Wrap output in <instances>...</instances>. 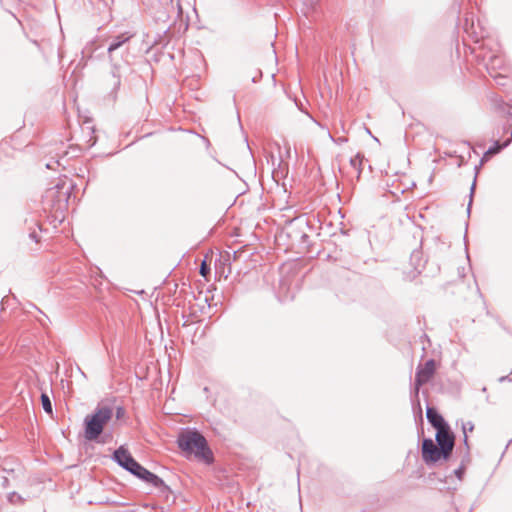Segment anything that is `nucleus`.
I'll return each instance as SVG.
<instances>
[{
  "instance_id": "f257e3e1",
  "label": "nucleus",
  "mask_w": 512,
  "mask_h": 512,
  "mask_svg": "<svg viewBox=\"0 0 512 512\" xmlns=\"http://www.w3.org/2000/svg\"><path fill=\"white\" fill-rule=\"evenodd\" d=\"M177 443L181 450L187 453H194L196 458L203 460L207 464L212 463L214 460L213 453L208 446L207 440L197 430H188L181 433L178 437Z\"/></svg>"
},
{
  "instance_id": "f03ea898",
  "label": "nucleus",
  "mask_w": 512,
  "mask_h": 512,
  "mask_svg": "<svg viewBox=\"0 0 512 512\" xmlns=\"http://www.w3.org/2000/svg\"><path fill=\"white\" fill-rule=\"evenodd\" d=\"M113 417L110 406H98L92 414L84 418V437L88 441H97L104 431V427Z\"/></svg>"
},
{
  "instance_id": "7ed1b4c3",
  "label": "nucleus",
  "mask_w": 512,
  "mask_h": 512,
  "mask_svg": "<svg viewBox=\"0 0 512 512\" xmlns=\"http://www.w3.org/2000/svg\"><path fill=\"white\" fill-rule=\"evenodd\" d=\"M134 33L130 31H125L118 35L112 36L109 38V45L107 47L108 58L111 63V75L113 78L112 86L113 92H116L121 85V64L118 62L116 58V51L121 48H124L126 44L130 42V40L134 37Z\"/></svg>"
},
{
  "instance_id": "20e7f679",
  "label": "nucleus",
  "mask_w": 512,
  "mask_h": 512,
  "mask_svg": "<svg viewBox=\"0 0 512 512\" xmlns=\"http://www.w3.org/2000/svg\"><path fill=\"white\" fill-rule=\"evenodd\" d=\"M480 64H483L487 72L494 79H504V75L497 73V70L504 69L505 62L503 56L499 53L498 49L490 46L484 42L478 49L474 48L472 51Z\"/></svg>"
},
{
  "instance_id": "39448f33",
  "label": "nucleus",
  "mask_w": 512,
  "mask_h": 512,
  "mask_svg": "<svg viewBox=\"0 0 512 512\" xmlns=\"http://www.w3.org/2000/svg\"><path fill=\"white\" fill-rule=\"evenodd\" d=\"M310 229L311 228L306 219L297 217L287 224L285 227V233L293 245L308 248L310 245L308 230Z\"/></svg>"
},
{
  "instance_id": "423d86ee",
  "label": "nucleus",
  "mask_w": 512,
  "mask_h": 512,
  "mask_svg": "<svg viewBox=\"0 0 512 512\" xmlns=\"http://www.w3.org/2000/svg\"><path fill=\"white\" fill-rule=\"evenodd\" d=\"M130 473L145 483L157 488L159 492L166 498H168V496L172 493L171 488L163 481L162 478L147 470L139 462L133 466V469Z\"/></svg>"
},
{
  "instance_id": "0eeeda50",
  "label": "nucleus",
  "mask_w": 512,
  "mask_h": 512,
  "mask_svg": "<svg viewBox=\"0 0 512 512\" xmlns=\"http://www.w3.org/2000/svg\"><path fill=\"white\" fill-rule=\"evenodd\" d=\"M435 440L436 444L443 450L445 460L450 459L455 446V435L449 425L436 430Z\"/></svg>"
},
{
  "instance_id": "6e6552de",
  "label": "nucleus",
  "mask_w": 512,
  "mask_h": 512,
  "mask_svg": "<svg viewBox=\"0 0 512 512\" xmlns=\"http://www.w3.org/2000/svg\"><path fill=\"white\" fill-rule=\"evenodd\" d=\"M436 371V361L434 359L427 360L424 365H419L415 373L414 394L418 397L420 387L426 384L433 377Z\"/></svg>"
},
{
  "instance_id": "1a4fd4ad",
  "label": "nucleus",
  "mask_w": 512,
  "mask_h": 512,
  "mask_svg": "<svg viewBox=\"0 0 512 512\" xmlns=\"http://www.w3.org/2000/svg\"><path fill=\"white\" fill-rule=\"evenodd\" d=\"M422 459L427 464H434L439 460H445L443 450L431 439L423 438L421 447Z\"/></svg>"
},
{
  "instance_id": "9d476101",
  "label": "nucleus",
  "mask_w": 512,
  "mask_h": 512,
  "mask_svg": "<svg viewBox=\"0 0 512 512\" xmlns=\"http://www.w3.org/2000/svg\"><path fill=\"white\" fill-rule=\"evenodd\" d=\"M63 190H64V185L56 184L54 187L47 189L45 192L46 200L54 199L56 196L58 197L57 209H61L62 207H64L67 204L68 199H69L70 190L69 189H66L65 191H63Z\"/></svg>"
},
{
  "instance_id": "9b49d317",
  "label": "nucleus",
  "mask_w": 512,
  "mask_h": 512,
  "mask_svg": "<svg viewBox=\"0 0 512 512\" xmlns=\"http://www.w3.org/2000/svg\"><path fill=\"white\" fill-rule=\"evenodd\" d=\"M410 264L413 266V271L407 273L406 279L413 280L418 274L421 273V269L424 268L425 261L423 260V252L419 249L412 251L410 255Z\"/></svg>"
},
{
  "instance_id": "f8f14e48",
  "label": "nucleus",
  "mask_w": 512,
  "mask_h": 512,
  "mask_svg": "<svg viewBox=\"0 0 512 512\" xmlns=\"http://www.w3.org/2000/svg\"><path fill=\"white\" fill-rule=\"evenodd\" d=\"M112 460L125 469L133 460V456L125 446H120L112 454Z\"/></svg>"
},
{
  "instance_id": "ddd939ff",
  "label": "nucleus",
  "mask_w": 512,
  "mask_h": 512,
  "mask_svg": "<svg viewBox=\"0 0 512 512\" xmlns=\"http://www.w3.org/2000/svg\"><path fill=\"white\" fill-rule=\"evenodd\" d=\"M426 418L436 430L448 425L437 409L431 406L426 407Z\"/></svg>"
},
{
  "instance_id": "4468645a",
  "label": "nucleus",
  "mask_w": 512,
  "mask_h": 512,
  "mask_svg": "<svg viewBox=\"0 0 512 512\" xmlns=\"http://www.w3.org/2000/svg\"><path fill=\"white\" fill-rule=\"evenodd\" d=\"M364 156L361 153H357L354 157L350 159V165L357 171V178H360L362 173V164H363Z\"/></svg>"
},
{
  "instance_id": "2eb2a0df",
  "label": "nucleus",
  "mask_w": 512,
  "mask_h": 512,
  "mask_svg": "<svg viewBox=\"0 0 512 512\" xmlns=\"http://www.w3.org/2000/svg\"><path fill=\"white\" fill-rule=\"evenodd\" d=\"M511 143V139H507L503 143H500L499 141H495L492 146H490L487 150V154L490 155H496L504 148L508 147Z\"/></svg>"
},
{
  "instance_id": "dca6fc26",
  "label": "nucleus",
  "mask_w": 512,
  "mask_h": 512,
  "mask_svg": "<svg viewBox=\"0 0 512 512\" xmlns=\"http://www.w3.org/2000/svg\"><path fill=\"white\" fill-rule=\"evenodd\" d=\"M481 166L480 164L479 165H476L475 166V176H474V180H473V183L471 185V188H470V200H469V203H468V206H467V213L468 215L470 214V210H471V206H472V201H473V195H474V191H475V187H476V179H477V175L479 173V170H480Z\"/></svg>"
},
{
  "instance_id": "f3484780",
  "label": "nucleus",
  "mask_w": 512,
  "mask_h": 512,
  "mask_svg": "<svg viewBox=\"0 0 512 512\" xmlns=\"http://www.w3.org/2000/svg\"><path fill=\"white\" fill-rule=\"evenodd\" d=\"M40 399H41V404H42L43 410L47 414H52V412H53L52 402H51L50 397L48 396V394L47 393H42L41 396H40Z\"/></svg>"
},
{
  "instance_id": "a211bd4d",
  "label": "nucleus",
  "mask_w": 512,
  "mask_h": 512,
  "mask_svg": "<svg viewBox=\"0 0 512 512\" xmlns=\"http://www.w3.org/2000/svg\"><path fill=\"white\" fill-rule=\"evenodd\" d=\"M469 463V461H467L464 457H462V460H461V465L454 470V475L459 479V480H462L463 476H464V473H465V469H466V464Z\"/></svg>"
},
{
  "instance_id": "6ab92c4d",
  "label": "nucleus",
  "mask_w": 512,
  "mask_h": 512,
  "mask_svg": "<svg viewBox=\"0 0 512 512\" xmlns=\"http://www.w3.org/2000/svg\"><path fill=\"white\" fill-rule=\"evenodd\" d=\"M7 499L9 501V503L14 504V505L23 504L25 501L24 498L16 492L9 493Z\"/></svg>"
},
{
  "instance_id": "aec40b11",
  "label": "nucleus",
  "mask_w": 512,
  "mask_h": 512,
  "mask_svg": "<svg viewBox=\"0 0 512 512\" xmlns=\"http://www.w3.org/2000/svg\"><path fill=\"white\" fill-rule=\"evenodd\" d=\"M463 433H464L463 444L465 445V448H464V450L462 451V452H463V457H464L467 461H470L469 445H468V437H467V434H466V425H463Z\"/></svg>"
},
{
  "instance_id": "412c9836",
  "label": "nucleus",
  "mask_w": 512,
  "mask_h": 512,
  "mask_svg": "<svg viewBox=\"0 0 512 512\" xmlns=\"http://www.w3.org/2000/svg\"><path fill=\"white\" fill-rule=\"evenodd\" d=\"M199 273L206 277L210 273V267L207 265L206 261H203L200 265Z\"/></svg>"
},
{
  "instance_id": "4be33fe9",
  "label": "nucleus",
  "mask_w": 512,
  "mask_h": 512,
  "mask_svg": "<svg viewBox=\"0 0 512 512\" xmlns=\"http://www.w3.org/2000/svg\"><path fill=\"white\" fill-rule=\"evenodd\" d=\"M124 415H125V409H124L123 407H121V406H118V407L116 408V411H115V417H116V419H118V420H119V419L123 418V417H124Z\"/></svg>"
},
{
  "instance_id": "5701e85b",
  "label": "nucleus",
  "mask_w": 512,
  "mask_h": 512,
  "mask_svg": "<svg viewBox=\"0 0 512 512\" xmlns=\"http://www.w3.org/2000/svg\"><path fill=\"white\" fill-rule=\"evenodd\" d=\"M492 155L487 154V151L484 153L483 157L480 160V166H482Z\"/></svg>"
},
{
  "instance_id": "b1692460",
  "label": "nucleus",
  "mask_w": 512,
  "mask_h": 512,
  "mask_svg": "<svg viewBox=\"0 0 512 512\" xmlns=\"http://www.w3.org/2000/svg\"><path fill=\"white\" fill-rule=\"evenodd\" d=\"M492 155L487 154V151L484 153L483 157L480 160V166H482Z\"/></svg>"
},
{
  "instance_id": "393cba45",
  "label": "nucleus",
  "mask_w": 512,
  "mask_h": 512,
  "mask_svg": "<svg viewBox=\"0 0 512 512\" xmlns=\"http://www.w3.org/2000/svg\"><path fill=\"white\" fill-rule=\"evenodd\" d=\"M492 155L487 154V151L484 153L483 157L480 160V166H482Z\"/></svg>"
},
{
  "instance_id": "a878e982",
  "label": "nucleus",
  "mask_w": 512,
  "mask_h": 512,
  "mask_svg": "<svg viewBox=\"0 0 512 512\" xmlns=\"http://www.w3.org/2000/svg\"><path fill=\"white\" fill-rule=\"evenodd\" d=\"M36 309L40 314H42L44 317L47 318V315L41 310L39 309L35 304L33 303H29V309Z\"/></svg>"
},
{
  "instance_id": "bb28decb",
  "label": "nucleus",
  "mask_w": 512,
  "mask_h": 512,
  "mask_svg": "<svg viewBox=\"0 0 512 512\" xmlns=\"http://www.w3.org/2000/svg\"><path fill=\"white\" fill-rule=\"evenodd\" d=\"M29 237H30L32 240H34L35 242H38V240H39V239H38V234L36 233V231H32V232H30Z\"/></svg>"
},
{
  "instance_id": "cd10ccee",
  "label": "nucleus",
  "mask_w": 512,
  "mask_h": 512,
  "mask_svg": "<svg viewBox=\"0 0 512 512\" xmlns=\"http://www.w3.org/2000/svg\"><path fill=\"white\" fill-rule=\"evenodd\" d=\"M137 461L134 459L126 468L125 470L128 471L129 473L132 471L133 469V466L136 465Z\"/></svg>"
},
{
  "instance_id": "c85d7f7f",
  "label": "nucleus",
  "mask_w": 512,
  "mask_h": 512,
  "mask_svg": "<svg viewBox=\"0 0 512 512\" xmlns=\"http://www.w3.org/2000/svg\"><path fill=\"white\" fill-rule=\"evenodd\" d=\"M48 320H49L48 317L47 318L45 317V319H38L39 323L43 327H47L48 326V323H47Z\"/></svg>"
},
{
  "instance_id": "c756f323",
  "label": "nucleus",
  "mask_w": 512,
  "mask_h": 512,
  "mask_svg": "<svg viewBox=\"0 0 512 512\" xmlns=\"http://www.w3.org/2000/svg\"><path fill=\"white\" fill-rule=\"evenodd\" d=\"M511 381L510 376H502L499 378V382Z\"/></svg>"
},
{
  "instance_id": "7c9ffc66",
  "label": "nucleus",
  "mask_w": 512,
  "mask_h": 512,
  "mask_svg": "<svg viewBox=\"0 0 512 512\" xmlns=\"http://www.w3.org/2000/svg\"><path fill=\"white\" fill-rule=\"evenodd\" d=\"M466 425V430L468 429L469 431H472L473 428H474V425L471 423V422H468Z\"/></svg>"
},
{
  "instance_id": "2f4dec72",
  "label": "nucleus",
  "mask_w": 512,
  "mask_h": 512,
  "mask_svg": "<svg viewBox=\"0 0 512 512\" xmlns=\"http://www.w3.org/2000/svg\"><path fill=\"white\" fill-rule=\"evenodd\" d=\"M469 19L468 18H465V30L469 33Z\"/></svg>"
},
{
  "instance_id": "473e14b6",
  "label": "nucleus",
  "mask_w": 512,
  "mask_h": 512,
  "mask_svg": "<svg viewBox=\"0 0 512 512\" xmlns=\"http://www.w3.org/2000/svg\"><path fill=\"white\" fill-rule=\"evenodd\" d=\"M310 7H314V5L317 3V0H307Z\"/></svg>"
},
{
  "instance_id": "72a5a7b5",
  "label": "nucleus",
  "mask_w": 512,
  "mask_h": 512,
  "mask_svg": "<svg viewBox=\"0 0 512 512\" xmlns=\"http://www.w3.org/2000/svg\"><path fill=\"white\" fill-rule=\"evenodd\" d=\"M510 109H512V98L509 99L508 103L506 104Z\"/></svg>"
},
{
  "instance_id": "f704fd0d",
  "label": "nucleus",
  "mask_w": 512,
  "mask_h": 512,
  "mask_svg": "<svg viewBox=\"0 0 512 512\" xmlns=\"http://www.w3.org/2000/svg\"><path fill=\"white\" fill-rule=\"evenodd\" d=\"M497 81L498 84L500 85H504V83L502 82L503 79L501 78H498V79H495Z\"/></svg>"
},
{
  "instance_id": "c9c22d12",
  "label": "nucleus",
  "mask_w": 512,
  "mask_h": 512,
  "mask_svg": "<svg viewBox=\"0 0 512 512\" xmlns=\"http://www.w3.org/2000/svg\"><path fill=\"white\" fill-rule=\"evenodd\" d=\"M345 141H347V139H346V138H339V139L337 140V142H338V143H342V142H345Z\"/></svg>"
},
{
  "instance_id": "e433bc0d",
  "label": "nucleus",
  "mask_w": 512,
  "mask_h": 512,
  "mask_svg": "<svg viewBox=\"0 0 512 512\" xmlns=\"http://www.w3.org/2000/svg\"><path fill=\"white\" fill-rule=\"evenodd\" d=\"M328 136H329V138H330L331 140L336 141V140L333 138V136L331 135V133H330V132H328Z\"/></svg>"
},
{
  "instance_id": "4c0bfd02",
  "label": "nucleus",
  "mask_w": 512,
  "mask_h": 512,
  "mask_svg": "<svg viewBox=\"0 0 512 512\" xmlns=\"http://www.w3.org/2000/svg\"><path fill=\"white\" fill-rule=\"evenodd\" d=\"M507 116H508L509 118H512V112H511V111H508V112H507Z\"/></svg>"
},
{
  "instance_id": "58836bf2",
  "label": "nucleus",
  "mask_w": 512,
  "mask_h": 512,
  "mask_svg": "<svg viewBox=\"0 0 512 512\" xmlns=\"http://www.w3.org/2000/svg\"><path fill=\"white\" fill-rule=\"evenodd\" d=\"M471 29L472 30L474 29V21H473V19H471Z\"/></svg>"
},
{
  "instance_id": "ea45409f",
  "label": "nucleus",
  "mask_w": 512,
  "mask_h": 512,
  "mask_svg": "<svg viewBox=\"0 0 512 512\" xmlns=\"http://www.w3.org/2000/svg\"><path fill=\"white\" fill-rule=\"evenodd\" d=\"M509 139H511V141H512V130H511V136H510V138H509Z\"/></svg>"
}]
</instances>
